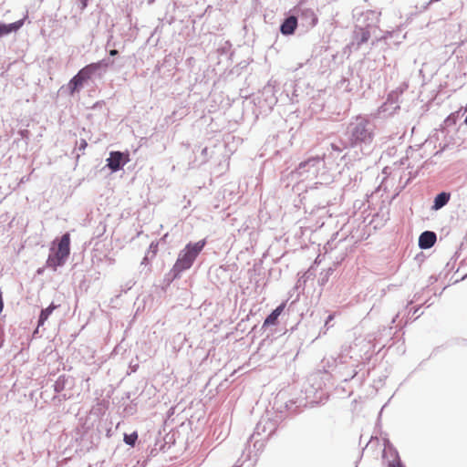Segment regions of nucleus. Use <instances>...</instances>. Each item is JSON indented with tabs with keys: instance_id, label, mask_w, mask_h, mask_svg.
<instances>
[{
	"instance_id": "obj_1",
	"label": "nucleus",
	"mask_w": 467,
	"mask_h": 467,
	"mask_svg": "<svg viewBox=\"0 0 467 467\" xmlns=\"http://www.w3.org/2000/svg\"><path fill=\"white\" fill-rule=\"evenodd\" d=\"M109 64L104 60L88 64L81 68L68 82L67 87L71 95L78 91L92 76L101 68H107Z\"/></svg>"
},
{
	"instance_id": "obj_2",
	"label": "nucleus",
	"mask_w": 467,
	"mask_h": 467,
	"mask_svg": "<svg viewBox=\"0 0 467 467\" xmlns=\"http://www.w3.org/2000/svg\"><path fill=\"white\" fill-rule=\"evenodd\" d=\"M205 244L206 241L204 239L194 244H188L179 254V257L174 265L175 270L182 272L189 269L203 249Z\"/></svg>"
},
{
	"instance_id": "obj_3",
	"label": "nucleus",
	"mask_w": 467,
	"mask_h": 467,
	"mask_svg": "<svg viewBox=\"0 0 467 467\" xmlns=\"http://www.w3.org/2000/svg\"><path fill=\"white\" fill-rule=\"evenodd\" d=\"M374 138V126L364 117H357L351 130V140L355 144L370 143Z\"/></svg>"
},
{
	"instance_id": "obj_4",
	"label": "nucleus",
	"mask_w": 467,
	"mask_h": 467,
	"mask_svg": "<svg viewBox=\"0 0 467 467\" xmlns=\"http://www.w3.org/2000/svg\"><path fill=\"white\" fill-rule=\"evenodd\" d=\"M69 254L70 235L68 233H66L59 240L55 252L49 254L47 264L49 267H52L54 270H56L58 266H61L65 264Z\"/></svg>"
},
{
	"instance_id": "obj_5",
	"label": "nucleus",
	"mask_w": 467,
	"mask_h": 467,
	"mask_svg": "<svg viewBox=\"0 0 467 467\" xmlns=\"http://www.w3.org/2000/svg\"><path fill=\"white\" fill-rule=\"evenodd\" d=\"M107 161L109 168L113 171H117L122 165L130 161V158L128 153L124 154L120 151H112Z\"/></svg>"
},
{
	"instance_id": "obj_6",
	"label": "nucleus",
	"mask_w": 467,
	"mask_h": 467,
	"mask_svg": "<svg viewBox=\"0 0 467 467\" xmlns=\"http://www.w3.org/2000/svg\"><path fill=\"white\" fill-rule=\"evenodd\" d=\"M436 240L435 233L430 231L423 232L419 238V246L421 249H429L435 244Z\"/></svg>"
},
{
	"instance_id": "obj_7",
	"label": "nucleus",
	"mask_w": 467,
	"mask_h": 467,
	"mask_svg": "<svg viewBox=\"0 0 467 467\" xmlns=\"http://www.w3.org/2000/svg\"><path fill=\"white\" fill-rule=\"evenodd\" d=\"M25 19L26 18H23L8 25L0 24V36H4L12 32L18 31L24 26Z\"/></svg>"
},
{
	"instance_id": "obj_8",
	"label": "nucleus",
	"mask_w": 467,
	"mask_h": 467,
	"mask_svg": "<svg viewBox=\"0 0 467 467\" xmlns=\"http://www.w3.org/2000/svg\"><path fill=\"white\" fill-rule=\"evenodd\" d=\"M297 26V19L296 16H291L287 17L281 25L280 31L283 35H292Z\"/></svg>"
},
{
	"instance_id": "obj_9",
	"label": "nucleus",
	"mask_w": 467,
	"mask_h": 467,
	"mask_svg": "<svg viewBox=\"0 0 467 467\" xmlns=\"http://www.w3.org/2000/svg\"><path fill=\"white\" fill-rule=\"evenodd\" d=\"M450 198H451V194L449 192H441L439 193L435 198H434V202H433V205H432V210H440L441 209L443 206H445L448 202L450 201Z\"/></svg>"
},
{
	"instance_id": "obj_10",
	"label": "nucleus",
	"mask_w": 467,
	"mask_h": 467,
	"mask_svg": "<svg viewBox=\"0 0 467 467\" xmlns=\"http://www.w3.org/2000/svg\"><path fill=\"white\" fill-rule=\"evenodd\" d=\"M285 306V304H281L279 306H277L264 321V327H268L271 325H275L278 317L281 315V313L284 311V308Z\"/></svg>"
},
{
	"instance_id": "obj_11",
	"label": "nucleus",
	"mask_w": 467,
	"mask_h": 467,
	"mask_svg": "<svg viewBox=\"0 0 467 467\" xmlns=\"http://www.w3.org/2000/svg\"><path fill=\"white\" fill-rule=\"evenodd\" d=\"M57 307H58V306L52 303V304H50V306L48 307L43 309L39 316L38 326H43L44 323L46 322V320L48 318V317Z\"/></svg>"
},
{
	"instance_id": "obj_12",
	"label": "nucleus",
	"mask_w": 467,
	"mask_h": 467,
	"mask_svg": "<svg viewBox=\"0 0 467 467\" xmlns=\"http://www.w3.org/2000/svg\"><path fill=\"white\" fill-rule=\"evenodd\" d=\"M138 440V432L133 431L130 434H124L123 441L126 444L133 447Z\"/></svg>"
},
{
	"instance_id": "obj_13",
	"label": "nucleus",
	"mask_w": 467,
	"mask_h": 467,
	"mask_svg": "<svg viewBox=\"0 0 467 467\" xmlns=\"http://www.w3.org/2000/svg\"><path fill=\"white\" fill-rule=\"evenodd\" d=\"M320 158L319 157H313V158H310L305 161H302L299 163V169H303L305 168L306 165H308L310 162L312 161H319Z\"/></svg>"
},
{
	"instance_id": "obj_14",
	"label": "nucleus",
	"mask_w": 467,
	"mask_h": 467,
	"mask_svg": "<svg viewBox=\"0 0 467 467\" xmlns=\"http://www.w3.org/2000/svg\"><path fill=\"white\" fill-rule=\"evenodd\" d=\"M389 467H404L399 457H396L392 462L389 463Z\"/></svg>"
},
{
	"instance_id": "obj_15",
	"label": "nucleus",
	"mask_w": 467,
	"mask_h": 467,
	"mask_svg": "<svg viewBox=\"0 0 467 467\" xmlns=\"http://www.w3.org/2000/svg\"><path fill=\"white\" fill-rule=\"evenodd\" d=\"M87 145H88L87 141L85 140H81L80 144H79V150H85Z\"/></svg>"
},
{
	"instance_id": "obj_16",
	"label": "nucleus",
	"mask_w": 467,
	"mask_h": 467,
	"mask_svg": "<svg viewBox=\"0 0 467 467\" xmlns=\"http://www.w3.org/2000/svg\"><path fill=\"white\" fill-rule=\"evenodd\" d=\"M81 2V10H84L88 5V0H79Z\"/></svg>"
},
{
	"instance_id": "obj_17",
	"label": "nucleus",
	"mask_w": 467,
	"mask_h": 467,
	"mask_svg": "<svg viewBox=\"0 0 467 467\" xmlns=\"http://www.w3.org/2000/svg\"><path fill=\"white\" fill-rule=\"evenodd\" d=\"M333 318H334V315H329V316H328V317H327V321H326V326H327V325H328V323H329L330 321H332V320H333Z\"/></svg>"
},
{
	"instance_id": "obj_18",
	"label": "nucleus",
	"mask_w": 467,
	"mask_h": 467,
	"mask_svg": "<svg viewBox=\"0 0 467 467\" xmlns=\"http://www.w3.org/2000/svg\"><path fill=\"white\" fill-rule=\"evenodd\" d=\"M118 54V51L116 49H112L109 51L110 56H116Z\"/></svg>"
},
{
	"instance_id": "obj_19",
	"label": "nucleus",
	"mask_w": 467,
	"mask_h": 467,
	"mask_svg": "<svg viewBox=\"0 0 467 467\" xmlns=\"http://www.w3.org/2000/svg\"><path fill=\"white\" fill-rule=\"evenodd\" d=\"M465 123L467 124V116H466V119H465Z\"/></svg>"
}]
</instances>
